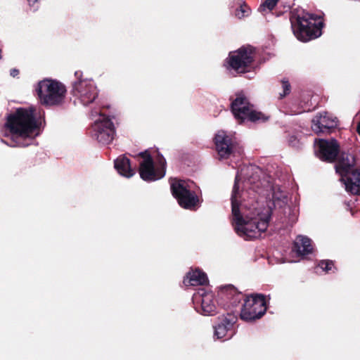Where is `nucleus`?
<instances>
[{
  "instance_id": "2eb2a0df",
  "label": "nucleus",
  "mask_w": 360,
  "mask_h": 360,
  "mask_svg": "<svg viewBox=\"0 0 360 360\" xmlns=\"http://www.w3.org/2000/svg\"><path fill=\"white\" fill-rule=\"evenodd\" d=\"M315 147L317 156L321 160L330 162L335 160L339 151V145L335 139H319L315 142Z\"/></svg>"
},
{
  "instance_id": "6ab92c4d",
  "label": "nucleus",
  "mask_w": 360,
  "mask_h": 360,
  "mask_svg": "<svg viewBox=\"0 0 360 360\" xmlns=\"http://www.w3.org/2000/svg\"><path fill=\"white\" fill-rule=\"evenodd\" d=\"M340 181L348 193L353 195L360 194V172L358 170L340 176Z\"/></svg>"
},
{
  "instance_id": "7ed1b4c3",
  "label": "nucleus",
  "mask_w": 360,
  "mask_h": 360,
  "mask_svg": "<svg viewBox=\"0 0 360 360\" xmlns=\"http://www.w3.org/2000/svg\"><path fill=\"white\" fill-rule=\"evenodd\" d=\"M290 22L293 34L300 41H309L322 34L323 22L320 15L297 10L292 13Z\"/></svg>"
},
{
  "instance_id": "a211bd4d",
  "label": "nucleus",
  "mask_w": 360,
  "mask_h": 360,
  "mask_svg": "<svg viewBox=\"0 0 360 360\" xmlns=\"http://www.w3.org/2000/svg\"><path fill=\"white\" fill-rule=\"evenodd\" d=\"M354 157L349 153L342 152L338 158L335 165L336 172L340 175H345L356 170L354 168Z\"/></svg>"
},
{
  "instance_id": "f257e3e1",
  "label": "nucleus",
  "mask_w": 360,
  "mask_h": 360,
  "mask_svg": "<svg viewBox=\"0 0 360 360\" xmlns=\"http://www.w3.org/2000/svg\"><path fill=\"white\" fill-rule=\"evenodd\" d=\"M252 175L245 179V191L240 192L242 172H238L231 194V224L238 236L245 240L261 236L269 224L272 209H282L287 205V195L273 183L270 176H264L262 169L250 165L245 168ZM248 175V174H246Z\"/></svg>"
},
{
  "instance_id": "412c9836",
  "label": "nucleus",
  "mask_w": 360,
  "mask_h": 360,
  "mask_svg": "<svg viewBox=\"0 0 360 360\" xmlns=\"http://www.w3.org/2000/svg\"><path fill=\"white\" fill-rule=\"evenodd\" d=\"M186 286L204 285L208 283L207 274L199 269H191L184 278Z\"/></svg>"
},
{
  "instance_id": "c85d7f7f",
  "label": "nucleus",
  "mask_w": 360,
  "mask_h": 360,
  "mask_svg": "<svg viewBox=\"0 0 360 360\" xmlns=\"http://www.w3.org/2000/svg\"><path fill=\"white\" fill-rule=\"evenodd\" d=\"M30 6L32 8L33 11H36L38 8V6L36 5L37 4V0H27Z\"/></svg>"
},
{
  "instance_id": "423d86ee",
  "label": "nucleus",
  "mask_w": 360,
  "mask_h": 360,
  "mask_svg": "<svg viewBox=\"0 0 360 360\" xmlns=\"http://www.w3.org/2000/svg\"><path fill=\"white\" fill-rule=\"evenodd\" d=\"M71 94L75 103L87 106L93 103L98 96V90L91 79L84 78L80 70L75 72V79L72 82Z\"/></svg>"
},
{
  "instance_id": "7c9ffc66",
  "label": "nucleus",
  "mask_w": 360,
  "mask_h": 360,
  "mask_svg": "<svg viewBox=\"0 0 360 360\" xmlns=\"http://www.w3.org/2000/svg\"><path fill=\"white\" fill-rule=\"evenodd\" d=\"M356 129L358 133L360 134V122L358 124Z\"/></svg>"
},
{
  "instance_id": "c756f323",
  "label": "nucleus",
  "mask_w": 360,
  "mask_h": 360,
  "mask_svg": "<svg viewBox=\"0 0 360 360\" xmlns=\"http://www.w3.org/2000/svg\"><path fill=\"white\" fill-rule=\"evenodd\" d=\"M18 74H19V70L18 69L13 68V69H11L10 71V75L13 77H16Z\"/></svg>"
},
{
  "instance_id": "aec40b11",
  "label": "nucleus",
  "mask_w": 360,
  "mask_h": 360,
  "mask_svg": "<svg viewBox=\"0 0 360 360\" xmlns=\"http://www.w3.org/2000/svg\"><path fill=\"white\" fill-rule=\"evenodd\" d=\"M340 181L348 193L353 195L360 194V172L358 170L340 176Z\"/></svg>"
},
{
  "instance_id": "b1692460",
  "label": "nucleus",
  "mask_w": 360,
  "mask_h": 360,
  "mask_svg": "<svg viewBox=\"0 0 360 360\" xmlns=\"http://www.w3.org/2000/svg\"><path fill=\"white\" fill-rule=\"evenodd\" d=\"M318 267L321 269L323 271L327 274L334 273L335 271V267L332 260H321L319 262Z\"/></svg>"
},
{
  "instance_id": "f3484780",
  "label": "nucleus",
  "mask_w": 360,
  "mask_h": 360,
  "mask_svg": "<svg viewBox=\"0 0 360 360\" xmlns=\"http://www.w3.org/2000/svg\"><path fill=\"white\" fill-rule=\"evenodd\" d=\"M219 294L221 298L226 302V307L230 309L237 307L244 297L243 295L231 285L221 287Z\"/></svg>"
},
{
  "instance_id": "9d476101",
  "label": "nucleus",
  "mask_w": 360,
  "mask_h": 360,
  "mask_svg": "<svg viewBox=\"0 0 360 360\" xmlns=\"http://www.w3.org/2000/svg\"><path fill=\"white\" fill-rule=\"evenodd\" d=\"M254 49L251 46H243L238 50L231 51L225 60L228 70H233L238 74L249 72L254 61Z\"/></svg>"
},
{
  "instance_id": "f03ea898",
  "label": "nucleus",
  "mask_w": 360,
  "mask_h": 360,
  "mask_svg": "<svg viewBox=\"0 0 360 360\" xmlns=\"http://www.w3.org/2000/svg\"><path fill=\"white\" fill-rule=\"evenodd\" d=\"M43 113L34 107L20 108L7 117L4 124L6 135L11 136V147H25L39 135Z\"/></svg>"
},
{
  "instance_id": "4468645a",
  "label": "nucleus",
  "mask_w": 360,
  "mask_h": 360,
  "mask_svg": "<svg viewBox=\"0 0 360 360\" xmlns=\"http://www.w3.org/2000/svg\"><path fill=\"white\" fill-rule=\"evenodd\" d=\"M214 143L216 150L221 158H228L234 153L236 141L232 135L221 130L215 135Z\"/></svg>"
},
{
  "instance_id": "dca6fc26",
  "label": "nucleus",
  "mask_w": 360,
  "mask_h": 360,
  "mask_svg": "<svg viewBox=\"0 0 360 360\" xmlns=\"http://www.w3.org/2000/svg\"><path fill=\"white\" fill-rule=\"evenodd\" d=\"M338 125L337 118L332 115L323 112L318 113L312 120L311 129L316 133H329L331 129Z\"/></svg>"
},
{
  "instance_id": "1a4fd4ad",
  "label": "nucleus",
  "mask_w": 360,
  "mask_h": 360,
  "mask_svg": "<svg viewBox=\"0 0 360 360\" xmlns=\"http://www.w3.org/2000/svg\"><path fill=\"white\" fill-rule=\"evenodd\" d=\"M91 116L94 119L91 136L101 144L110 143L115 134V128L111 118L97 111H92Z\"/></svg>"
},
{
  "instance_id": "5701e85b",
  "label": "nucleus",
  "mask_w": 360,
  "mask_h": 360,
  "mask_svg": "<svg viewBox=\"0 0 360 360\" xmlns=\"http://www.w3.org/2000/svg\"><path fill=\"white\" fill-rule=\"evenodd\" d=\"M295 250L300 255H307L312 252L311 240L303 236H298L294 243Z\"/></svg>"
},
{
  "instance_id": "4be33fe9",
  "label": "nucleus",
  "mask_w": 360,
  "mask_h": 360,
  "mask_svg": "<svg viewBox=\"0 0 360 360\" xmlns=\"http://www.w3.org/2000/svg\"><path fill=\"white\" fill-rule=\"evenodd\" d=\"M115 168L120 175L127 178H130L135 174L129 159L124 155H121L115 160Z\"/></svg>"
},
{
  "instance_id": "ddd939ff",
  "label": "nucleus",
  "mask_w": 360,
  "mask_h": 360,
  "mask_svg": "<svg viewBox=\"0 0 360 360\" xmlns=\"http://www.w3.org/2000/svg\"><path fill=\"white\" fill-rule=\"evenodd\" d=\"M237 319V314H235L233 311L220 319L218 323L214 326V337L217 339L231 338L233 335V328Z\"/></svg>"
},
{
  "instance_id": "20e7f679",
  "label": "nucleus",
  "mask_w": 360,
  "mask_h": 360,
  "mask_svg": "<svg viewBox=\"0 0 360 360\" xmlns=\"http://www.w3.org/2000/svg\"><path fill=\"white\" fill-rule=\"evenodd\" d=\"M171 190L179 205L184 209L195 210L201 204V191L193 181L174 179L171 182Z\"/></svg>"
},
{
  "instance_id": "0eeeda50",
  "label": "nucleus",
  "mask_w": 360,
  "mask_h": 360,
  "mask_svg": "<svg viewBox=\"0 0 360 360\" xmlns=\"http://www.w3.org/2000/svg\"><path fill=\"white\" fill-rule=\"evenodd\" d=\"M140 177L146 181H154L163 178L166 172V160L159 155L155 163L148 150L139 154Z\"/></svg>"
},
{
  "instance_id": "cd10ccee",
  "label": "nucleus",
  "mask_w": 360,
  "mask_h": 360,
  "mask_svg": "<svg viewBox=\"0 0 360 360\" xmlns=\"http://www.w3.org/2000/svg\"><path fill=\"white\" fill-rule=\"evenodd\" d=\"M289 144L292 147H298L299 146V140L294 136H292L289 138L288 140Z\"/></svg>"
},
{
  "instance_id": "a878e982",
  "label": "nucleus",
  "mask_w": 360,
  "mask_h": 360,
  "mask_svg": "<svg viewBox=\"0 0 360 360\" xmlns=\"http://www.w3.org/2000/svg\"><path fill=\"white\" fill-rule=\"evenodd\" d=\"M250 13V8L247 5L242 4L236 10L235 15L238 18L241 19L249 15Z\"/></svg>"
},
{
  "instance_id": "39448f33",
  "label": "nucleus",
  "mask_w": 360,
  "mask_h": 360,
  "mask_svg": "<svg viewBox=\"0 0 360 360\" xmlns=\"http://www.w3.org/2000/svg\"><path fill=\"white\" fill-rule=\"evenodd\" d=\"M41 104L46 106L60 105L64 103L65 86L58 80L44 79L39 81L35 88Z\"/></svg>"
},
{
  "instance_id": "393cba45",
  "label": "nucleus",
  "mask_w": 360,
  "mask_h": 360,
  "mask_svg": "<svg viewBox=\"0 0 360 360\" xmlns=\"http://www.w3.org/2000/svg\"><path fill=\"white\" fill-rule=\"evenodd\" d=\"M278 1V0H265V1L259 6V11L262 13L267 11H271L274 8Z\"/></svg>"
},
{
  "instance_id": "9b49d317",
  "label": "nucleus",
  "mask_w": 360,
  "mask_h": 360,
  "mask_svg": "<svg viewBox=\"0 0 360 360\" xmlns=\"http://www.w3.org/2000/svg\"><path fill=\"white\" fill-rule=\"evenodd\" d=\"M265 297L262 295H256L247 297L244 300L240 312L241 320L250 322L260 319L266 312Z\"/></svg>"
},
{
  "instance_id": "f8f14e48",
  "label": "nucleus",
  "mask_w": 360,
  "mask_h": 360,
  "mask_svg": "<svg viewBox=\"0 0 360 360\" xmlns=\"http://www.w3.org/2000/svg\"><path fill=\"white\" fill-rule=\"evenodd\" d=\"M195 310L204 316H214L217 313V305L213 293L200 288L193 296Z\"/></svg>"
},
{
  "instance_id": "bb28decb",
  "label": "nucleus",
  "mask_w": 360,
  "mask_h": 360,
  "mask_svg": "<svg viewBox=\"0 0 360 360\" xmlns=\"http://www.w3.org/2000/svg\"><path fill=\"white\" fill-rule=\"evenodd\" d=\"M291 86L288 81L282 82V91L279 93V98L282 99L290 93Z\"/></svg>"
},
{
  "instance_id": "6e6552de",
  "label": "nucleus",
  "mask_w": 360,
  "mask_h": 360,
  "mask_svg": "<svg viewBox=\"0 0 360 360\" xmlns=\"http://www.w3.org/2000/svg\"><path fill=\"white\" fill-rule=\"evenodd\" d=\"M231 108L234 117L240 123L245 121L264 122L269 118V116L255 110L254 106L250 104L248 98L242 94L236 96V98L231 103Z\"/></svg>"
}]
</instances>
